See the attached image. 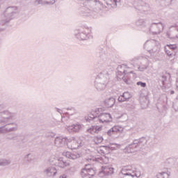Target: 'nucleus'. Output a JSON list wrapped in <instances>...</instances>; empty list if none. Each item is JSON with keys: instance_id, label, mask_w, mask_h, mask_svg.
I'll list each match as a JSON object with an SVG mask.
<instances>
[{"instance_id": "nucleus-1", "label": "nucleus", "mask_w": 178, "mask_h": 178, "mask_svg": "<svg viewBox=\"0 0 178 178\" xmlns=\"http://www.w3.org/2000/svg\"><path fill=\"white\" fill-rule=\"evenodd\" d=\"M102 108H96L95 111H92L88 116L85 117V120L91 123L94 120H99V123H109L112 122V115L109 113H101Z\"/></svg>"}, {"instance_id": "nucleus-2", "label": "nucleus", "mask_w": 178, "mask_h": 178, "mask_svg": "<svg viewBox=\"0 0 178 178\" xmlns=\"http://www.w3.org/2000/svg\"><path fill=\"white\" fill-rule=\"evenodd\" d=\"M78 8V13L81 16H90L92 8L95 6H102V3L99 0H80Z\"/></svg>"}, {"instance_id": "nucleus-3", "label": "nucleus", "mask_w": 178, "mask_h": 178, "mask_svg": "<svg viewBox=\"0 0 178 178\" xmlns=\"http://www.w3.org/2000/svg\"><path fill=\"white\" fill-rule=\"evenodd\" d=\"M148 140L147 138L143 136L138 139H135L133 143L127 145L124 149V152L125 154H133L134 152H137L140 149L144 148L147 145Z\"/></svg>"}, {"instance_id": "nucleus-4", "label": "nucleus", "mask_w": 178, "mask_h": 178, "mask_svg": "<svg viewBox=\"0 0 178 178\" xmlns=\"http://www.w3.org/2000/svg\"><path fill=\"white\" fill-rule=\"evenodd\" d=\"M108 83H109V73L108 71H103L96 76L95 87L97 91H104Z\"/></svg>"}, {"instance_id": "nucleus-5", "label": "nucleus", "mask_w": 178, "mask_h": 178, "mask_svg": "<svg viewBox=\"0 0 178 178\" xmlns=\"http://www.w3.org/2000/svg\"><path fill=\"white\" fill-rule=\"evenodd\" d=\"M96 56L97 58H99V62L98 63L99 69H100V70H104L107 65L106 60H108V54L105 53L104 49L98 48L96 50Z\"/></svg>"}, {"instance_id": "nucleus-6", "label": "nucleus", "mask_w": 178, "mask_h": 178, "mask_svg": "<svg viewBox=\"0 0 178 178\" xmlns=\"http://www.w3.org/2000/svg\"><path fill=\"white\" fill-rule=\"evenodd\" d=\"M120 175L123 178H138L141 176L140 172L134 171L130 165L124 166L120 171Z\"/></svg>"}, {"instance_id": "nucleus-7", "label": "nucleus", "mask_w": 178, "mask_h": 178, "mask_svg": "<svg viewBox=\"0 0 178 178\" xmlns=\"http://www.w3.org/2000/svg\"><path fill=\"white\" fill-rule=\"evenodd\" d=\"M147 29L150 34L158 35L163 31V24L161 22H152L150 26H147Z\"/></svg>"}, {"instance_id": "nucleus-8", "label": "nucleus", "mask_w": 178, "mask_h": 178, "mask_svg": "<svg viewBox=\"0 0 178 178\" xmlns=\"http://www.w3.org/2000/svg\"><path fill=\"white\" fill-rule=\"evenodd\" d=\"M147 46L150 47V49L147 50L148 52H159L161 51V43L156 40H147L143 44L144 49H147Z\"/></svg>"}, {"instance_id": "nucleus-9", "label": "nucleus", "mask_w": 178, "mask_h": 178, "mask_svg": "<svg viewBox=\"0 0 178 178\" xmlns=\"http://www.w3.org/2000/svg\"><path fill=\"white\" fill-rule=\"evenodd\" d=\"M75 37L77 40L85 41L91 37V34L88 32V29L86 28H80L75 31Z\"/></svg>"}, {"instance_id": "nucleus-10", "label": "nucleus", "mask_w": 178, "mask_h": 178, "mask_svg": "<svg viewBox=\"0 0 178 178\" xmlns=\"http://www.w3.org/2000/svg\"><path fill=\"white\" fill-rule=\"evenodd\" d=\"M135 9L136 10H138V13H142V15H149V5L143 1H138V4L135 7Z\"/></svg>"}, {"instance_id": "nucleus-11", "label": "nucleus", "mask_w": 178, "mask_h": 178, "mask_svg": "<svg viewBox=\"0 0 178 178\" xmlns=\"http://www.w3.org/2000/svg\"><path fill=\"white\" fill-rule=\"evenodd\" d=\"M115 173V168L109 165L102 166L101 170L99 172V176L104 175V176H111Z\"/></svg>"}, {"instance_id": "nucleus-12", "label": "nucleus", "mask_w": 178, "mask_h": 178, "mask_svg": "<svg viewBox=\"0 0 178 178\" xmlns=\"http://www.w3.org/2000/svg\"><path fill=\"white\" fill-rule=\"evenodd\" d=\"M117 80L118 81H120V80H122V76H124L126 74V66L124 65H118L117 67Z\"/></svg>"}, {"instance_id": "nucleus-13", "label": "nucleus", "mask_w": 178, "mask_h": 178, "mask_svg": "<svg viewBox=\"0 0 178 178\" xmlns=\"http://www.w3.org/2000/svg\"><path fill=\"white\" fill-rule=\"evenodd\" d=\"M122 131L123 128L122 127L115 125L107 131V134L108 136H112L117 133H122Z\"/></svg>"}, {"instance_id": "nucleus-14", "label": "nucleus", "mask_w": 178, "mask_h": 178, "mask_svg": "<svg viewBox=\"0 0 178 178\" xmlns=\"http://www.w3.org/2000/svg\"><path fill=\"white\" fill-rule=\"evenodd\" d=\"M132 95L129 92H124L118 97L119 102H127L131 98Z\"/></svg>"}, {"instance_id": "nucleus-15", "label": "nucleus", "mask_w": 178, "mask_h": 178, "mask_svg": "<svg viewBox=\"0 0 178 178\" xmlns=\"http://www.w3.org/2000/svg\"><path fill=\"white\" fill-rule=\"evenodd\" d=\"M102 130V126L98 125H91V127L87 129V132L90 133V134H95V133L98 134L99 131Z\"/></svg>"}, {"instance_id": "nucleus-16", "label": "nucleus", "mask_w": 178, "mask_h": 178, "mask_svg": "<svg viewBox=\"0 0 178 178\" xmlns=\"http://www.w3.org/2000/svg\"><path fill=\"white\" fill-rule=\"evenodd\" d=\"M80 129H81V125H80V124L67 126V131L69 133H77Z\"/></svg>"}, {"instance_id": "nucleus-17", "label": "nucleus", "mask_w": 178, "mask_h": 178, "mask_svg": "<svg viewBox=\"0 0 178 178\" xmlns=\"http://www.w3.org/2000/svg\"><path fill=\"white\" fill-rule=\"evenodd\" d=\"M88 166H90V164L86 165V169L88 171V175H89V178L94 177L95 175L97 174V169L95 168H88Z\"/></svg>"}, {"instance_id": "nucleus-18", "label": "nucleus", "mask_w": 178, "mask_h": 178, "mask_svg": "<svg viewBox=\"0 0 178 178\" xmlns=\"http://www.w3.org/2000/svg\"><path fill=\"white\" fill-rule=\"evenodd\" d=\"M116 99L114 97H110L104 100V105L106 108H112L115 105Z\"/></svg>"}, {"instance_id": "nucleus-19", "label": "nucleus", "mask_w": 178, "mask_h": 178, "mask_svg": "<svg viewBox=\"0 0 178 178\" xmlns=\"http://www.w3.org/2000/svg\"><path fill=\"white\" fill-rule=\"evenodd\" d=\"M120 4V0H109L106 2L107 6H111L113 9L118 8V5Z\"/></svg>"}, {"instance_id": "nucleus-20", "label": "nucleus", "mask_w": 178, "mask_h": 178, "mask_svg": "<svg viewBox=\"0 0 178 178\" xmlns=\"http://www.w3.org/2000/svg\"><path fill=\"white\" fill-rule=\"evenodd\" d=\"M136 24L138 27H140V29H145V27H148V25H147V22H145V20L140 19H138Z\"/></svg>"}, {"instance_id": "nucleus-21", "label": "nucleus", "mask_w": 178, "mask_h": 178, "mask_svg": "<svg viewBox=\"0 0 178 178\" xmlns=\"http://www.w3.org/2000/svg\"><path fill=\"white\" fill-rule=\"evenodd\" d=\"M167 48H168L169 49H170L171 52H175V55L177 53L178 51V47H177V44H166L165 46Z\"/></svg>"}, {"instance_id": "nucleus-22", "label": "nucleus", "mask_w": 178, "mask_h": 178, "mask_svg": "<svg viewBox=\"0 0 178 178\" xmlns=\"http://www.w3.org/2000/svg\"><path fill=\"white\" fill-rule=\"evenodd\" d=\"M164 50L168 56H169V58H173V56H176V53L168 49V47L166 46L164 47Z\"/></svg>"}, {"instance_id": "nucleus-23", "label": "nucleus", "mask_w": 178, "mask_h": 178, "mask_svg": "<svg viewBox=\"0 0 178 178\" xmlns=\"http://www.w3.org/2000/svg\"><path fill=\"white\" fill-rule=\"evenodd\" d=\"M157 109L160 113H165L166 111H168V107L166 106V104H162L161 107L159 108V106H156Z\"/></svg>"}, {"instance_id": "nucleus-24", "label": "nucleus", "mask_w": 178, "mask_h": 178, "mask_svg": "<svg viewBox=\"0 0 178 178\" xmlns=\"http://www.w3.org/2000/svg\"><path fill=\"white\" fill-rule=\"evenodd\" d=\"M74 113H76V109L74 108V107H68L67 108L68 119H69L70 116H73V115H74Z\"/></svg>"}, {"instance_id": "nucleus-25", "label": "nucleus", "mask_w": 178, "mask_h": 178, "mask_svg": "<svg viewBox=\"0 0 178 178\" xmlns=\"http://www.w3.org/2000/svg\"><path fill=\"white\" fill-rule=\"evenodd\" d=\"M81 176L82 178H90L88 172L87 171V169H86V167L81 170Z\"/></svg>"}, {"instance_id": "nucleus-26", "label": "nucleus", "mask_w": 178, "mask_h": 178, "mask_svg": "<svg viewBox=\"0 0 178 178\" xmlns=\"http://www.w3.org/2000/svg\"><path fill=\"white\" fill-rule=\"evenodd\" d=\"M68 159H77L79 158V154L76 152H68Z\"/></svg>"}, {"instance_id": "nucleus-27", "label": "nucleus", "mask_w": 178, "mask_h": 178, "mask_svg": "<svg viewBox=\"0 0 178 178\" xmlns=\"http://www.w3.org/2000/svg\"><path fill=\"white\" fill-rule=\"evenodd\" d=\"M104 141V138L101 136H97L95 137V144H101Z\"/></svg>"}, {"instance_id": "nucleus-28", "label": "nucleus", "mask_w": 178, "mask_h": 178, "mask_svg": "<svg viewBox=\"0 0 178 178\" xmlns=\"http://www.w3.org/2000/svg\"><path fill=\"white\" fill-rule=\"evenodd\" d=\"M165 176H168V173L162 172L156 175V178H165Z\"/></svg>"}, {"instance_id": "nucleus-29", "label": "nucleus", "mask_w": 178, "mask_h": 178, "mask_svg": "<svg viewBox=\"0 0 178 178\" xmlns=\"http://www.w3.org/2000/svg\"><path fill=\"white\" fill-rule=\"evenodd\" d=\"M136 86H140L143 87V88H145V87H147V83L140 81L136 83Z\"/></svg>"}, {"instance_id": "nucleus-30", "label": "nucleus", "mask_w": 178, "mask_h": 178, "mask_svg": "<svg viewBox=\"0 0 178 178\" xmlns=\"http://www.w3.org/2000/svg\"><path fill=\"white\" fill-rule=\"evenodd\" d=\"M102 147V148H104L105 149H106V151H110V150L113 151V149H115V147H111L109 145H103Z\"/></svg>"}, {"instance_id": "nucleus-31", "label": "nucleus", "mask_w": 178, "mask_h": 178, "mask_svg": "<svg viewBox=\"0 0 178 178\" xmlns=\"http://www.w3.org/2000/svg\"><path fill=\"white\" fill-rule=\"evenodd\" d=\"M148 67L147 65H140L138 67V70L140 72H144V70H147Z\"/></svg>"}, {"instance_id": "nucleus-32", "label": "nucleus", "mask_w": 178, "mask_h": 178, "mask_svg": "<svg viewBox=\"0 0 178 178\" xmlns=\"http://www.w3.org/2000/svg\"><path fill=\"white\" fill-rule=\"evenodd\" d=\"M162 79H161V83L163 84V86H165V81H166L168 80V77L165 75H163L161 76Z\"/></svg>"}, {"instance_id": "nucleus-33", "label": "nucleus", "mask_w": 178, "mask_h": 178, "mask_svg": "<svg viewBox=\"0 0 178 178\" xmlns=\"http://www.w3.org/2000/svg\"><path fill=\"white\" fill-rule=\"evenodd\" d=\"M122 79L123 80L124 83H125V84H129V79L124 77V76L122 77Z\"/></svg>"}, {"instance_id": "nucleus-34", "label": "nucleus", "mask_w": 178, "mask_h": 178, "mask_svg": "<svg viewBox=\"0 0 178 178\" xmlns=\"http://www.w3.org/2000/svg\"><path fill=\"white\" fill-rule=\"evenodd\" d=\"M172 108L175 109V112L178 111V104H173Z\"/></svg>"}, {"instance_id": "nucleus-35", "label": "nucleus", "mask_w": 178, "mask_h": 178, "mask_svg": "<svg viewBox=\"0 0 178 178\" xmlns=\"http://www.w3.org/2000/svg\"><path fill=\"white\" fill-rule=\"evenodd\" d=\"M75 138L74 137H72L70 139H67V143H72V141H74Z\"/></svg>"}, {"instance_id": "nucleus-36", "label": "nucleus", "mask_w": 178, "mask_h": 178, "mask_svg": "<svg viewBox=\"0 0 178 178\" xmlns=\"http://www.w3.org/2000/svg\"><path fill=\"white\" fill-rule=\"evenodd\" d=\"M141 107L143 108V109H145L148 108V104H141Z\"/></svg>"}, {"instance_id": "nucleus-37", "label": "nucleus", "mask_w": 178, "mask_h": 178, "mask_svg": "<svg viewBox=\"0 0 178 178\" xmlns=\"http://www.w3.org/2000/svg\"><path fill=\"white\" fill-rule=\"evenodd\" d=\"M70 172H74V168H71L70 170H68V173H70Z\"/></svg>"}, {"instance_id": "nucleus-38", "label": "nucleus", "mask_w": 178, "mask_h": 178, "mask_svg": "<svg viewBox=\"0 0 178 178\" xmlns=\"http://www.w3.org/2000/svg\"><path fill=\"white\" fill-rule=\"evenodd\" d=\"M166 35H167L168 38L172 39V38L170 37V33H166Z\"/></svg>"}, {"instance_id": "nucleus-39", "label": "nucleus", "mask_w": 178, "mask_h": 178, "mask_svg": "<svg viewBox=\"0 0 178 178\" xmlns=\"http://www.w3.org/2000/svg\"><path fill=\"white\" fill-rule=\"evenodd\" d=\"M60 178H67V176L66 175H63Z\"/></svg>"}, {"instance_id": "nucleus-40", "label": "nucleus", "mask_w": 178, "mask_h": 178, "mask_svg": "<svg viewBox=\"0 0 178 178\" xmlns=\"http://www.w3.org/2000/svg\"><path fill=\"white\" fill-rule=\"evenodd\" d=\"M170 94H171V95H173V94H175V90H171Z\"/></svg>"}, {"instance_id": "nucleus-41", "label": "nucleus", "mask_w": 178, "mask_h": 178, "mask_svg": "<svg viewBox=\"0 0 178 178\" xmlns=\"http://www.w3.org/2000/svg\"><path fill=\"white\" fill-rule=\"evenodd\" d=\"M172 161V159H167V162H170Z\"/></svg>"}, {"instance_id": "nucleus-42", "label": "nucleus", "mask_w": 178, "mask_h": 178, "mask_svg": "<svg viewBox=\"0 0 178 178\" xmlns=\"http://www.w3.org/2000/svg\"><path fill=\"white\" fill-rule=\"evenodd\" d=\"M102 154H105V152H104V150H101Z\"/></svg>"}, {"instance_id": "nucleus-43", "label": "nucleus", "mask_w": 178, "mask_h": 178, "mask_svg": "<svg viewBox=\"0 0 178 178\" xmlns=\"http://www.w3.org/2000/svg\"><path fill=\"white\" fill-rule=\"evenodd\" d=\"M88 168H92V167L91 166V165H90V166H88Z\"/></svg>"}, {"instance_id": "nucleus-44", "label": "nucleus", "mask_w": 178, "mask_h": 178, "mask_svg": "<svg viewBox=\"0 0 178 178\" xmlns=\"http://www.w3.org/2000/svg\"><path fill=\"white\" fill-rule=\"evenodd\" d=\"M163 1H166V0H163Z\"/></svg>"}]
</instances>
